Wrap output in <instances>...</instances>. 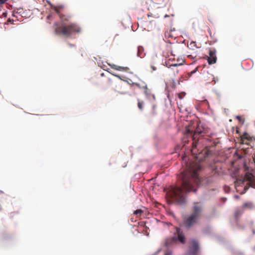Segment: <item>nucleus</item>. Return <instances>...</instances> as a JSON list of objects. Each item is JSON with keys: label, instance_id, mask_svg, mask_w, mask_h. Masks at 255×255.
<instances>
[{"label": "nucleus", "instance_id": "nucleus-1", "mask_svg": "<svg viewBox=\"0 0 255 255\" xmlns=\"http://www.w3.org/2000/svg\"><path fill=\"white\" fill-rule=\"evenodd\" d=\"M201 168V167L199 163L192 162L187 171L182 174V187H171L168 195L174 201L179 204H183L186 202L184 191H196L195 186L199 185L201 183V179L198 174V171Z\"/></svg>", "mask_w": 255, "mask_h": 255}, {"label": "nucleus", "instance_id": "nucleus-2", "mask_svg": "<svg viewBox=\"0 0 255 255\" xmlns=\"http://www.w3.org/2000/svg\"><path fill=\"white\" fill-rule=\"evenodd\" d=\"M61 21L60 23H55L54 25L55 33L57 35H63L67 37H70L75 33L80 32V28L75 23H71L69 24H66L64 21H69L70 17L60 14Z\"/></svg>", "mask_w": 255, "mask_h": 255}, {"label": "nucleus", "instance_id": "nucleus-3", "mask_svg": "<svg viewBox=\"0 0 255 255\" xmlns=\"http://www.w3.org/2000/svg\"><path fill=\"white\" fill-rule=\"evenodd\" d=\"M194 127L192 125H189L185 128L184 131L185 136L191 137L193 140L192 149L191 150L193 154H196L195 148L197 146L198 141L200 137L204 136L205 132L202 127L198 126L196 129H194Z\"/></svg>", "mask_w": 255, "mask_h": 255}, {"label": "nucleus", "instance_id": "nucleus-4", "mask_svg": "<svg viewBox=\"0 0 255 255\" xmlns=\"http://www.w3.org/2000/svg\"><path fill=\"white\" fill-rule=\"evenodd\" d=\"M244 168L246 173L244 177L243 182H247L246 184L249 186L248 187L245 186V190L248 189L249 187L255 188V170H252V173H250V171H252V170H250L245 163L244 164Z\"/></svg>", "mask_w": 255, "mask_h": 255}, {"label": "nucleus", "instance_id": "nucleus-5", "mask_svg": "<svg viewBox=\"0 0 255 255\" xmlns=\"http://www.w3.org/2000/svg\"><path fill=\"white\" fill-rule=\"evenodd\" d=\"M199 250V245L195 239H191L189 242V255H197Z\"/></svg>", "mask_w": 255, "mask_h": 255}, {"label": "nucleus", "instance_id": "nucleus-6", "mask_svg": "<svg viewBox=\"0 0 255 255\" xmlns=\"http://www.w3.org/2000/svg\"><path fill=\"white\" fill-rule=\"evenodd\" d=\"M199 218L191 214L190 215L185 218L183 220V224L186 228H190L194 224L198 223Z\"/></svg>", "mask_w": 255, "mask_h": 255}, {"label": "nucleus", "instance_id": "nucleus-7", "mask_svg": "<svg viewBox=\"0 0 255 255\" xmlns=\"http://www.w3.org/2000/svg\"><path fill=\"white\" fill-rule=\"evenodd\" d=\"M203 208L202 204L199 202H194L192 208V214L200 218L203 212Z\"/></svg>", "mask_w": 255, "mask_h": 255}, {"label": "nucleus", "instance_id": "nucleus-8", "mask_svg": "<svg viewBox=\"0 0 255 255\" xmlns=\"http://www.w3.org/2000/svg\"><path fill=\"white\" fill-rule=\"evenodd\" d=\"M253 140V137L251 136L248 133L245 132L240 136L239 142L240 144L243 145H249Z\"/></svg>", "mask_w": 255, "mask_h": 255}, {"label": "nucleus", "instance_id": "nucleus-9", "mask_svg": "<svg viewBox=\"0 0 255 255\" xmlns=\"http://www.w3.org/2000/svg\"><path fill=\"white\" fill-rule=\"evenodd\" d=\"M216 51L215 49H210L209 50V56L208 57V62L211 65L215 64L217 61V57L216 55Z\"/></svg>", "mask_w": 255, "mask_h": 255}, {"label": "nucleus", "instance_id": "nucleus-10", "mask_svg": "<svg viewBox=\"0 0 255 255\" xmlns=\"http://www.w3.org/2000/svg\"><path fill=\"white\" fill-rule=\"evenodd\" d=\"M211 153L212 152L210 150L207 148H205L199 153L197 158H199L200 160H202L208 157Z\"/></svg>", "mask_w": 255, "mask_h": 255}, {"label": "nucleus", "instance_id": "nucleus-11", "mask_svg": "<svg viewBox=\"0 0 255 255\" xmlns=\"http://www.w3.org/2000/svg\"><path fill=\"white\" fill-rule=\"evenodd\" d=\"M176 234H177V241L181 243L184 244L185 243V237L183 232L178 227H176Z\"/></svg>", "mask_w": 255, "mask_h": 255}, {"label": "nucleus", "instance_id": "nucleus-12", "mask_svg": "<svg viewBox=\"0 0 255 255\" xmlns=\"http://www.w3.org/2000/svg\"><path fill=\"white\" fill-rule=\"evenodd\" d=\"M177 242V239L176 236L169 237L165 239V246L166 247H169L172 245H173L176 243Z\"/></svg>", "mask_w": 255, "mask_h": 255}, {"label": "nucleus", "instance_id": "nucleus-13", "mask_svg": "<svg viewBox=\"0 0 255 255\" xmlns=\"http://www.w3.org/2000/svg\"><path fill=\"white\" fill-rule=\"evenodd\" d=\"M110 66L112 68L118 71L128 72L129 70V68L128 67L120 66L115 64L110 65Z\"/></svg>", "mask_w": 255, "mask_h": 255}, {"label": "nucleus", "instance_id": "nucleus-14", "mask_svg": "<svg viewBox=\"0 0 255 255\" xmlns=\"http://www.w3.org/2000/svg\"><path fill=\"white\" fill-rule=\"evenodd\" d=\"M144 90V94L145 95L147 98H150L152 96L151 90L147 88V85L143 89Z\"/></svg>", "mask_w": 255, "mask_h": 255}, {"label": "nucleus", "instance_id": "nucleus-15", "mask_svg": "<svg viewBox=\"0 0 255 255\" xmlns=\"http://www.w3.org/2000/svg\"><path fill=\"white\" fill-rule=\"evenodd\" d=\"M171 60V58L169 59L168 62L166 63L167 66H168L169 67H171V66L176 67V66L182 65V63L174 62V63H170V62Z\"/></svg>", "mask_w": 255, "mask_h": 255}, {"label": "nucleus", "instance_id": "nucleus-16", "mask_svg": "<svg viewBox=\"0 0 255 255\" xmlns=\"http://www.w3.org/2000/svg\"><path fill=\"white\" fill-rule=\"evenodd\" d=\"M243 212L244 211L243 210H241L240 209H236V210L235 211V218L236 219H238L243 214Z\"/></svg>", "mask_w": 255, "mask_h": 255}, {"label": "nucleus", "instance_id": "nucleus-17", "mask_svg": "<svg viewBox=\"0 0 255 255\" xmlns=\"http://www.w3.org/2000/svg\"><path fill=\"white\" fill-rule=\"evenodd\" d=\"M133 85H135L139 89H144L145 87L146 84L144 82H142L141 83H133Z\"/></svg>", "mask_w": 255, "mask_h": 255}, {"label": "nucleus", "instance_id": "nucleus-18", "mask_svg": "<svg viewBox=\"0 0 255 255\" xmlns=\"http://www.w3.org/2000/svg\"><path fill=\"white\" fill-rule=\"evenodd\" d=\"M253 207V204L252 202H248V203H245L243 205V208H249V209H252Z\"/></svg>", "mask_w": 255, "mask_h": 255}, {"label": "nucleus", "instance_id": "nucleus-19", "mask_svg": "<svg viewBox=\"0 0 255 255\" xmlns=\"http://www.w3.org/2000/svg\"><path fill=\"white\" fill-rule=\"evenodd\" d=\"M188 46L191 48V49H194V48H199V47H197V45H196V43L194 41H192L190 43L189 45H188Z\"/></svg>", "mask_w": 255, "mask_h": 255}, {"label": "nucleus", "instance_id": "nucleus-20", "mask_svg": "<svg viewBox=\"0 0 255 255\" xmlns=\"http://www.w3.org/2000/svg\"><path fill=\"white\" fill-rule=\"evenodd\" d=\"M164 35L165 37L170 38L173 37V36L171 34V30L165 31Z\"/></svg>", "mask_w": 255, "mask_h": 255}, {"label": "nucleus", "instance_id": "nucleus-21", "mask_svg": "<svg viewBox=\"0 0 255 255\" xmlns=\"http://www.w3.org/2000/svg\"><path fill=\"white\" fill-rule=\"evenodd\" d=\"M156 107L155 105H153L152 107V110L151 111V115L152 116H154L156 114Z\"/></svg>", "mask_w": 255, "mask_h": 255}, {"label": "nucleus", "instance_id": "nucleus-22", "mask_svg": "<svg viewBox=\"0 0 255 255\" xmlns=\"http://www.w3.org/2000/svg\"><path fill=\"white\" fill-rule=\"evenodd\" d=\"M154 2L157 4H162L165 3V0H154Z\"/></svg>", "mask_w": 255, "mask_h": 255}, {"label": "nucleus", "instance_id": "nucleus-23", "mask_svg": "<svg viewBox=\"0 0 255 255\" xmlns=\"http://www.w3.org/2000/svg\"><path fill=\"white\" fill-rule=\"evenodd\" d=\"M142 213H143V211L141 209H137L134 211V214L137 216H140Z\"/></svg>", "mask_w": 255, "mask_h": 255}, {"label": "nucleus", "instance_id": "nucleus-24", "mask_svg": "<svg viewBox=\"0 0 255 255\" xmlns=\"http://www.w3.org/2000/svg\"><path fill=\"white\" fill-rule=\"evenodd\" d=\"M137 106L139 110H142L143 109V102L142 101H139L137 104Z\"/></svg>", "mask_w": 255, "mask_h": 255}, {"label": "nucleus", "instance_id": "nucleus-25", "mask_svg": "<svg viewBox=\"0 0 255 255\" xmlns=\"http://www.w3.org/2000/svg\"><path fill=\"white\" fill-rule=\"evenodd\" d=\"M197 70H198V67H196L194 70H192L190 72L188 73V75L189 76H192L193 74H194V73H195L196 72Z\"/></svg>", "mask_w": 255, "mask_h": 255}, {"label": "nucleus", "instance_id": "nucleus-26", "mask_svg": "<svg viewBox=\"0 0 255 255\" xmlns=\"http://www.w3.org/2000/svg\"><path fill=\"white\" fill-rule=\"evenodd\" d=\"M236 118L240 122H244V120L241 117L238 116H237Z\"/></svg>", "mask_w": 255, "mask_h": 255}, {"label": "nucleus", "instance_id": "nucleus-27", "mask_svg": "<svg viewBox=\"0 0 255 255\" xmlns=\"http://www.w3.org/2000/svg\"><path fill=\"white\" fill-rule=\"evenodd\" d=\"M172 252L171 251L167 252L164 255H171Z\"/></svg>", "mask_w": 255, "mask_h": 255}, {"label": "nucleus", "instance_id": "nucleus-28", "mask_svg": "<svg viewBox=\"0 0 255 255\" xmlns=\"http://www.w3.org/2000/svg\"><path fill=\"white\" fill-rule=\"evenodd\" d=\"M152 13H149L147 14V16L148 17H149V16H152Z\"/></svg>", "mask_w": 255, "mask_h": 255}, {"label": "nucleus", "instance_id": "nucleus-29", "mask_svg": "<svg viewBox=\"0 0 255 255\" xmlns=\"http://www.w3.org/2000/svg\"><path fill=\"white\" fill-rule=\"evenodd\" d=\"M7 0H0V3H4Z\"/></svg>", "mask_w": 255, "mask_h": 255}, {"label": "nucleus", "instance_id": "nucleus-30", "mask_svg": "<svg viewBox=\"0 0 255 255\" xmlns=\"http://www.w3.org/2000/svg\"><path fill=\"white\" fill-rule=\"evenodd\" d=\"M178 97H179V98L180 99H182V98H183V97H182V95H181V94H180L178 95Z\"/></svg>", "mask_w": 255, "mask_h": 255}, {"label": "nucleus", "instance_id": "nucleus-31", "mask_svg": "<svg viewBox=\"0 0 255 255\" xmlns=\"http://www.w3.org/2000/svg\"><path fill=\"white\" fill-rule=\"evenodd\" d=\"M180 61H182V62H181V63H182L184 62V61H183V60H182L177 59V61H178V62H180Z\"/></svg>", "mask_w": 255, "mask_h": 255}, {"label": "nucleus", "instance_id": "nucleus-32", "mask_svg": "<svg viewBox=\"0 0 255 255\" xmlns=\"http://www.w3.org/2000/svg\"><path fill=\"white\" fill-rule=\"evenodd\" d=\"M213 169L214 170H215V172H217V171H216V170H217V168H216L213 167Z\"/></svg>", "mask_w": 255, "mask_h": 255}, {"label": "nucleus", "instance_id": "nucleus-33", "mask_svg": "<svg viewBox=\"0 0 255 255\" xmlns=\"http://www.w3.org/2000/svg\"><path fill=\"white\" fill-rule=\"evenodd\" d=\"M2 210V207L1 206V205L0 204V211H1Z\"/></svg>", "mask_w": 255, "mask_h": 255}, {"label": "nucleus", "instance_id": "nucleus-34", "mask_svg": "<svg viewBox=\"0 0 255 255\" xmlns=\"http://www.w3.org/2000/svg\"><path fill=\"white\" fill-rule=\"evenodd\" d=\"M169 17V15H167V14H166L165 16H164V17Z\"/></svg>", "mask_w": 255, "mask_h": 255}, {"label": "nucleus", "instance_id": "nucleus-35", "mask_svg": "<svg viewBox=\"0 0 255 255\" xmlns=\"http://www.w3.org/2000/svg\"><path fill=\"white\" fill-rule=\"evenodd\" d=\"M174 61V59L173 58V59H171V61H172V62H173Z\"/></svg>", "mask_w": 255, "mask_h": 255}, {"label": "nucleus", "instance_id": "nucleus-36", "mask_svg": "<svg viewBox=\"0 0 255 255\" xmlns=\"http://www.w3.org/2000/svg\"><path fill=\"white\" fill-rule=\"evenodd\" d=\"M152 68L153 70H155V68H154V67L152 66Z\"/></svg>", "mask_w": 255, "mask_h": 255}, {"label": "nucleus", "instance_id": "nucleus-37", "mask_svg": "<svg viewBox=\"0 0 255 255\" xmlns=\"http://www.w3.org/2000/svg\"><path fill=\"white\" fill-rule=\"evenodd\" d=\"M253 233L254 234H255V231L254 230H253Z\"/></svg>", "mask_w": 255, "mask_h": 255}, {"label": "nucleus", "instance_id": "nucleus-38", "mask_svg": "<svg viewBox=\"0 0 255 255\" xmlns=\"http://www.w3.org/2000/svg\"><path fill=\"white\" fill-rule=\"evenodd\" d=\"M69 45H70V46H74V45H73V44H70Z\"/></svg>", "mask_w": 255, "mask_h": 255}, {"label": "nucleus", "instance_id": "nucleus-39", "mask_svg": "<svg viewBox=\"0 0 255 255\" xmlns=\"http://www.w3.org/2000/svg\"><path fill=\"white\" fill-rule=\"evenodd\" d=\"M185 140L184 141V142L186 143L188 141H186L185 139H184Z\"/></svg>", "mask_w": 255, "mask_h": 255}, {"label": "nucleus", "instance_id": "nucleus-40", "mask_svg": "<svg viewBox=\"0 0 255 255\" xmlns=\"http://www.w3.org/2000/svg\"><path fill=\"white\" fill-rule=\"evenodd\" d=\"M154 17L156 18H158V17H159V16H154Z\"/></svg>", "mask_w": 255, "mask_h": 255}, {"label": "nucleus", "instance_id": "nucleus-41", "mask_svg": "<svg viewBox=\"0 0 255 255\" xmlns=\"http://www.w3.org/2000/svg\"><path fill=\"white\" fill-rule=\"evenodd\" d=\"M104 75V73H102V74H101V76H103Z\"/></svg>", "mask_w": 255, "mask_h": 255}, {"label": "nucleus", "instance_id": "nucleus-42", "mask_svg": "<svg viewBox=\"0 0 255 255\" xmlns=\"http://www.w3.org/2000/svg\"><path fill=\"white\" fill-rule=\"evenodd\" d=\"M113 75L114 76H117V77H119L118 76H117V75H115V74H113Z\"/></svg>", "mask_w": 255, "mask_h": 255}, {"label": "nucleus", "instance_id": "nucleus-43", "mask_svg": "<svg viewBox=\"0 0 255 255\" xmlns=\"http://www.w3.org/2000/svg\"><path fill=\"white\" fill-rule=\"evenodd\" d=\"M8 22H10V21H11V20H10V19H9L8 20Z\"/></svg>", "mask_w": 255, "mask_h": 255}]
</instances>
